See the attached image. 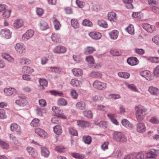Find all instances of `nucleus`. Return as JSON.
<instances>
[{
    "label": "nucleus",
    "mask_w": 159,
    "mask_h": 159,
    "mask_svg": "<svg viewBox=\"0 0 159 159\" xmlns=\"http://www.w3.org/2000/svg\"><path fill=\"white\" fill-rule=\"evenodd\" d=\"M134 153V157H135L136 159H144V155L142 152H140Z\"/></svg>",
    "instance_id": "nucleus-47"
},
{
    "label": "nucleus",
    "mask_w": 159,
    "mask_h": 159,
    "mask_svg": "<svg viewBox=\"0 0 159 159\" xmlns=\"http://www.w3.org/2000/svg\"><path fill=\"white\" fill-rule=\"evenodd\" d=\"M121 123L123 126L128 129H131L132 128L133 125L132 124L126 119L122 120Z\"/></svg>",
    "instance_id": "nucleus-23"
},
{
    "label": "nucleus",
    "mask_w": 159,
    "mask_h": 159,
    "mask_svg": "<svg viewBox=\"0 0 159 159\" xmlns=\"http://www.w3.org/2000/svg\"><path fill=\"white\" fill-rule=\"evenodd\" d=\"M148 90L152 95H157L159 94V89L153 86L149 87Z\"/></svg>",
    "instance_id": "nucleus-19"
},
{
    "label": "nucleus",
    "mask_w": 159,
    "mask_h": 159,
    "mask_svg": "<svg viewBox=\"0 0 159 159\" xmlns=\"http://www.w3.org/2000/svg\"><path fill=\"white\" fill-rule=\"evenodd\" d=\"M77 124L81 127H86L89 126V123L84 120H78L77 121Z\"/></svg>",
    "instance_id": "nucleus-30"
},
{
    "label": "nucleus",
    "mask_w": 159,
    "mask_h": 159,
    "mask_svg": "<svg viewBox=\"0 0 159 159\" xmlns=\"http://www.w3.org/2000/svg\"><path fill=\"white\" fill-rule=\"evenodd\" d=\"M24 25L23 20L20 19H18L15 20L13 23L14 27L16 29H19L21 27Z\"/></svg>",
    "instance_id": "nucleus-13"
},
{
    "label": "nucleus",
    "mask_w": 159,
    "mask_h": 159,
    "mask_svg": "<svg viewBox=\"0 0 159 159\" xmlns=\"http://www.w3.org/2000/svg\"><path fill=\"white\" fill-rule=\"evenodd\" d=\"M70 84L74 87H80L82 85V82L80 80L73 79L70 81Z\"/></svg>",
    "instance_id": "nucleus-17"
},
{
    "label": "nucleus",
    "mask_w": 159,
    "mask_h": 159,
    "mask_svg": "<svg viewBox=\"0 0 159 159\" xmlns=\"http://www.w3.org/2000/svg\"><path fill=\"white\" fill-rule=\"evenodd\" d=\"M95 50V49L92 47H87L84 49V53L87 55L91 54Z\"/></svg>",
    "instance_id": "nucleus-34"
},
{
    "label": "nucleus",
    "mask_w": 159,
    "mask_h": 159,
    "mask_svg": "<svg viewBox=\"0 0 159 159\" xmlns=\"http://www.w3.org/2000/svg\"><path fill=\"white\" fill-rule=\"evenodd\" d=\"M9 137L10 139L12 140V142L14 144L18 146L20 145V142L17 139L16 137L13 134H10L9 135Z\"/></svg>",
    "instance_id": "nucleus-37"
},
{
    "label": "nucleus",
    "mask_w": 159,
    "mask_h": 159,
    "mask_svg": "<svg viewBox=\"0 0 159 159\" xmlns=\"http://www.w3.org/2000/svg\"><path fill=\"white\" fill-rule=\"evenodd\" d=\"M118 75L120 77L125 79H128L130 76V74L127 72H119Z\"/></svg>",
    "instance_id": "nucleus-43"
},
{
    "label": "nucleus",
    "mask_w": 159,
    "mask_h": 159,
    "mask_svg": "<svg viewBox=\"0 0 159 159\" xmlns=\"http://www.w3.org/2000/svg\"><path fill=\"white\" fill-rule=\"evenodd\" d=\"M107 116L113 124L116 125H119L118 122L115 118L116 116L115 114L112 113L108 114H107Z\"/></svg>",
    "instance_id": "nucleus-22"
},
{
    "label": "nucleus",
    "mask_w": 159,
    "mask_h": 159,
    "mask_svg": "<svg viewBox=\"0 0 159 159\" xmlns=\"http://www.w3.org/2000/svg\"><path fill=\"white\" fill-rule=\"evenodd\" d=\"M110 37L112 39H116L118 35V32L116 30H113L109 33Z\"/></svg>",
    "instance_id": "nucleus-33"
},
{
    "label": "nucleus",
    "mask_w": 159,
    "mask_h": 159,
    "mask_svg": "<svg viewBox=\"0 0 159 159\" xmlns=\"http://www.w3.org/2000/svg\"><path fill=\"white\" fill-rule=\"evenodd\" d=\"M89 36L92 39H98L102 37L100 33L97 32H91L89 34Z\"/></svg>",
    "instance_id": "nucleus-20"
},
{
    "label": "nucleus",
    "mask_w": 159,
    "mask_h": 159,
    "mask_svg": "<svg viewBox=\"0 0 159 159\" xmlns=\"http://www.w3.org/2000/svg\"><path fill=\"white\" fill-rule=\"evenodd\" d=\"M86 105L84 102L83 101H80L77 102L76 105V108L80 110H83L85 109Z\"/></svg>",
    "instance_id": "nucleus-15"
},
{
    "label": "nucleus",
    "mask_w": 159,
    "mask_h": 159,
    "mask_svg": "<svg viewBox=\"0 0 159 159\" xmlns=\"http://www.w3.org/2000/svg\"><path fill=\"white\" fill-rule=\"evenodd\" d=\"M153 73L156 77H157L159 76V65L157 66L154 69Z\"/></svg>",
    "instance_id": "nucleus-63"
},
{
    "label": "nucleus",
    "mask_w": 159,
    "mask_h": 159,
    "mask_svg": "<svg viewBox=\"0 0 159 159\" xmlns=\"http://www.w3.org/2000/svg\"><path fill=\"white\" fill-rule=\"evenodd\" d=\"M152 41L157 45H159V35L153 37L152 38Z\"/></svg>",
    "instance_id": "nucleus-64"
},
{
    "label": "nucleus",
    "mask_w": 159,
    "mask_h": 159,
    "mask_svg": "<svg viewBox=\"0 0 159 159\" xmlns=\"http://www.w3.org/2000/svg\"><path fill=\"white\" fill-rule=\"evenodd\" d=\"M128 63L131 66H135L138 64L139 61L138 59L135 57H131L128 58Z\"/></svg>",
    "instance_id": "nucleus-11"
},
{
    "label": "nucleus",
    "mask_w": 159,
    "mask_h": 159,
    "mask_svg": "<svg viewBox=\"0 0 159 159\" xmlns=\"http://www.w3.org/2000/svg\"><path fill=\"white\" fill-rule=\"evenodd\" d=\"M107 84L106 83L96 80L93 84V86L96 89L99 90H104L107 87Z\"/></svg>",
    "instance_id": "nucleus-4"
},
{
    "label": "nucleus",
    "mask_w": 159,
    "mask_h": 159,
    "mask_svg": "<svg viewBox=\"0 0 159 159\" xmlns=\"http://www.w3.org/2000/svg\"><path fill=\"white\" fill-rule=\"evenodd\" d=\"M27 150L29 154L31 155L32 157H35L36 156V153L32 148L28 147L27 148Z\"/></svg>",
    "instance_id": "nucleus-49"
},
{
    "label": "nucleus",
    "mask_w": 159,
    "mask_h": 159,
    "mask_svg": "<svg viewBox=\"0 0 159 159\" xmlns=\"http://www.w3.org/2000/svg\"><path fill=\"white\" fill-rule=\"evenodd\" d=\"M11 12V10H7L4 11L2 14V17L5 18H8L10 17V13Z\"/></svg>",
    "instance_id": "nucleus-61"
},
{
    "label": "nucleus",
    "mask_w": 159,
    "mask_h": 159,
    "mask_svg": "<svg viewBox=\"0 0 159 159\" xmlns=\"http://www.w3.org/2000/svg\"><path fill=\"white\" fill-rule=\"evenodd\" d=\"M51 38L52 40L54 42L59 43L61 41V37L59 34L53 33L52 35Z\"/></svg>",
    "instance_id": "nucleus-18"
},
{
    "label": "nucleus",
    "mask_w": 159,
    "mask_h": 159,
    "mask_svg": "<svg viewBox=\"0 0 159 159\" xmlns=\"http://www.w3.org/2000/svg\"><path fill=\"white\" fill-rule=\"evenodd\" d=\"M66 51V48L64 46L59 45L56 47L53 50V52L55 53L62 54Z\"/></svg>",
    "instance_id": "nucleus-7"
},
{
    "label": "nucleus",
    "mask_w": 159,
    "mask_h": 159,
    "mask_svg": "<svg viewBox=\"0 0 159 159\" xmlns=\"http://www.w3.org/2000/svg\"><path fill=\"white\" fill-rule=\"evenodd\" d=\"M20 100H16L15 103L20 106L24 107L25 106L27 103L26 97H24L22 98L21 97H20Z\"/></svg>",
    "instance_id": "nucleus-14"
},
{
    "label": "nucleus",
    "mask_w": 159,
    "mask_h": 159,
    "mask_svg": "<svg viewBox=\"0 0 159 159\" xmlns=\"http://www.w3.org/2000/svg\"><path fill=\"white\" fill-rule=\"evenodd\" d=\"M53 24L55 30H58L60 29L61 25L57 19H55L54 20Z\"/></svg>",
    "instance_id": "nucleus-50"
},
{
    "label": "nucleus",
    "mask_w": 159,
    "mask_h": 159,
    "mask_svg": "<svg viewBox=\"0 0 159 159\" xmlns=\"http://www.w3.org/2000/svg\"><path fill=\"white\" fill-rule=\"evenodd\" d=\"M71 24L72 26L74 29H76L79 27V24L77 19H71Z\"/></svg>",
    "instance_id": "nucleus-39"
},
{
    "label": "nucleus",
    "mask_w": 159,
    "mask_h": 159,
    "mask_svg": "<svg viewBox=\"0 0 159 159\" xmlns=\"http://www.w3.org/2000/svg\"><path fill=\"white\" fill-rule=\"evenodd\" d=\"M39 27L41 30H45L49 28L48 23L45 21L41 20L40 21Z\"/></svg>",
    "instance_id": "nucleus-26"
},
{
    "label": "nucleus",
    "mask_w": 159,
    "mask_h": 159,
    "mask_svg": "<svg viewBox=\"0 0 159 159\" xmlns=\"http://www.w3.org/2000/svg\"><path fill=\"white\" fill-rule=\"evenodd\" d=\"M22 70L24 73L30 74L34 72L33 69L29 66H23L22 68Z\"/></svg>",
    "instance_id": "nucleus-36"
},
{
    "label": "nucleus",
    "mask_w": 159,
    "mask_h": 159,
    "mask_svg": "<svg viewBox=\"0 0 159 159\" xmlns=\"http://www.w3.org/2000/svg\"><path fill=\"white\" fill-rule=\"evenodd\" d=\"M149 121L150 122L153 124H158L159 123V119L156 116L152 117Z\"/></svg>",
    "instance_id": "nucleus-56"
},
{
    "label": "nucleus",
    "mask_w": 159,
    "mask_h": 159,
    "mask_svg": "<svg viewBox=\"0 0 159 159\" xmlns=\"http://www.w3.org/2000/svg\"><path fill=\"white\" fill-rule=\"evenodd\" d=\"M98 25L104 28H107L108 27V25L107 23L103 20H98L97 21Z\"/></svg>",
    "instance_id": "nucleus-38"
},
{
    "label": "nucleus",
    "mask_w": 159,
    "mask_h": 159,
    "mask_svg": "<svg viewBox=\"0 0 159 159\" xmlns=\"http://www.w3.org/2000/svg\"><path fill=\"white\" fill-rule=\"evenodd\" d=\"M103 98L101 96L97 95L91 98V101L93 102H101L103 100Z\"/></svg>",
    "instance_id": "nucleus-41"
},
{
    "label": "nucleus",
    "mask_w": 159,
    "mask_h": 159,
    "mask_svg": "<svg viewBox=\"0 0 159 159\" xmlns=\"http://www.w3.org/2000/svg\"><path fill=\"white\" fill-rule=\"evenodd\" d=\"M126 85L128 88L130 89L132 91L136 92H139L138 89L136 88V87L134 84H126Z\"/></svg>",
    "instance_id": "nucleus-52"
},
{
    "label": "nucleus",
    "mask_w": 159,
    "mask_h": 159,
    "mask_svg": "<svg viewBox=\"0 0 159 159\" xmlns=\"http://www.w3.org/2000/svg\"><path fill=\"white\" fill-rule=\"evenodd\" d=\"M2 57L10 62L12 63L15 61V59L8 54H6L4 55H3Z\"/></svg>",
    "instance_id": "nucleus-40"
},
{
    "label": "nucleus",
    "mask_w": 159,
    "mask_h": 159,
    "mask_svg": "<svg viewBox=\"0 0 159 159\" xmlns=\"http://www.w3.org/2000/svg\"><path fill=\"white\" fill-rule=\"evenodd\" d=\"M130 34H134V26L132 25H130L127 28L125 29Z\"/></svg>",
    "instance_id": "nucleus-44"
},
{
    "label": "nucleus",
    "mask_w": 159,
    "mask_h": 159,
    "mask_svg": "<svg viewBox=\"0 0 159 159\" xmlns=\"http://www.w3.org/2000/svg\"><path fill=\"white\" fill-rule=\"evenodd\" d=\"M107 106H104L102 105H98L97 107V109L99 111H106L108 109Z\"/></svg>",
    "instance_id": "nucleus-51"
},
{
    "label": "nucleus",
    "mask_w": 159,
    "mask_h": 159,
    "mask_svg": "<svg viewBox=\"0 0 159 159\" xmlns=\"http://www.w3.org/2000/svg\"><path fill=\"white\" fill-rule=\"evenodd\" d=\"M143 28L146 30L148 32L152 33L156 30L155 26L153 25L146 23L143 25Z\"/></svg>",
    "instance_id": "nucleus-10"
},
{
    "label": "nucleus",
    "mask_w": 159,
    "mask_h": 159,
    "mask_svg": "<svg viewBox=\"0 0 159 159\" xmlns=\"http://www.w3.org/2000/svg\"><path fill=\"white\" fill-rule=\"evenodd\" d=\"M72 71L74 75L76 76H81L83 74L82 70L80 69L74 68L72 70Z\"/></svg>",
    "instance_id": "nucleus-29"
},
{
    "label": "nucleus",
    "mask_w": 159,
    "mask_h": 159,
    "mask_svg": "<svg viewBox=\"0 0 159 159\" xmlns=\"http://www.w3.org/2000/svg\"><path fill=\"white\" fill-rule=\"evenodd\" d=\"M35 133L42 138H45L47 136V133L43 129L37 128L35 129Z\"/></svg>",
    "instance_id": "nucleus-8"
},
{
    "label": "nucleus",
    "mask_w": 159,
    "mask_h": 159,
    "mask_svg": "<svg viewBox=\"0 0 159 159\" xmlns=\"http://www.w3.org/2000/svg\"><path fill=\"white\" fill-rule=\"evenodd\" d=\"M39 82L40 84L39 87L40 89H44V87H46L48 85V82L45 79H40Z\"/></svg>",
    "instance_id": "nucleus-25"
},
{
    "label": "nucleus",
    "mask_w": 159,
    "mask_h": 159,
    "mask_svg": "<svg viewBox=\"0 0 159 159\" xmlns=\"http://www.w3.org/2000/svg\"><path fill=\"white\" fill-rule=\"evenodd\" d=\"M53 131L54 133L57 135H60L62 132V129L61 126L57 125L53 128Z\"/></svg>",
    "instance_id": "nucleus-31"
},
{
    "label": "nucleus",
    "mask_w": 159,
    "mask_h": 159,
    "mask_svg": "<svg viewBox=\"0 0 159 159\" xmlns=\"http://www.w3.org/2000/svg\"><path fill=\"white\" fill-rule=\"evenodd\" d=\"M0 145L2 148L6 149H9V146L8 143L1 140H0Z\"/></svg>",
    "instance_id": "nucleus-55"
},
{
    "label": "nucleus",
    "mask_w": 159,
    "mask_h": 159,
    "mask_svg": "<svg viewBox=\"0 0 159 159\" xmlns=\"http://www.w3.org/2000/svg\"><path fill=\"white\" fill-rule=\"evenodd\" d=\"M140 75L142 77L145 78L147 80H150L152 79L151 73L148 70H145L140 72Z\"/></svg>",
    "instance_id": "nucleus-12"
},
{
    "label": "nucleus",
    "mask_w": 159,
    "mask_h": 159,
    "mask_svg": "<svg viewBox=\"0 0 159 159\" xmlns=\"http://www.w3.org/2000/svg\"><path fill=\"white\" fill-rule=\"evenodd\" d=\"M146 159H156V155L152 152H148L146 154Z\"/></svg>",
    "instance_id": "nucleus-54"
},
{
    "label": "nucleus",
    "mask_w": 159,
    "mask_h": 159,
    "mask_svg": "<svg viewBox=\"0 0 159 159\" xmlns=\"http://www.w3.org/2000/svg\"><path fill=\"white\" fill-rule=\"evenodd\" d=\"M1 33L3 36L6 39L10 38L11 37V33L8 29L2 30Z\"/></svg>",
    "instance_id": "nucleus-21"
},
{
    "label": "nucleus",
    "mask_w": 159,
    "mask_h": 159,
    "mask_svg": "<svg viewBox=\"0 0 159 159\" xmlns=\"http://www.w3.org/2000/svg\"><path fill=\"white\" fill-rule=\"evenodd\" d=\"M19 63L20 65H28L31 62V61L29 59L25 57L20 58L19 59Z\"/></svg>",
    "instance_id": "nucleus-27"
},
{
    "label": "nucleus",
    "mask_w": 159,
    "mask_h": 159,
    "mask_svg": "<svg viewBox=\"0 0 159 159\" xmlns=\"http://www.w3.org/2000/svg\"><path fill=\"white\" fill-rule=\"evenodd\" d=\"M15 48L18 53L20 54H22L25 53L26 47L23 43H18L16 44Z\"/></svg>",
    "instance_id": "nucleus-3"
},
{
    "label": "nucleus",
    "mask_w": 159,
    "mask_h": 159,
    "mask_svg": "<svg viewBox=\"0 0 159 159\" xmlns=\"http://www.w3.org/2000/svg\"><path fill=\"white\" fill-rule=\"evenodd\" d=\"M82 139L84 142L88 144H90L92 142L91 137L89 136H83Z\"/></svg>",
    "instance_id": "nucleus-42"
},
{
    "label": "nucleus",
    "mask_w": 159,
    "mask_h": 159,
    "mask_svg": "<svg viewBox=\"0 0 159 159\" xmlns=\"http://www.w3.org/2000/svg\"><path fill=\"white\" fill-rule=\"evenodd\" d=\"M108 19L110 21L114 22L116 19L117 17L116 14L114 12H109L107 15Z\"/></svg>",
    "instance_id": "nucleus-24"
},
{
    "label": "nucleus",
    "mask_w": 159,
    "mask_h": 159,
    "mask_svg": "<svg viewBox=\"0 0 159 159\" xmlns=\"http://www.w3.org/2000/svg\"><path fill=\"white\" fill-rule=\"evenodd\" d=\"M71 156L74 158L79 159H83L85 157V155L83 154L75 152L72 153Z\"/></svg>",
    "instance_id": "nucleus-45"
},
{
    "label": "nucleus",
    "mask_w": 159,
    "mask_h": 159,
    "mask_svg": "<svg viewBox=\"0 0 159 159\" xmlns=\"http://www.w3.org/2000/svg\"><path fill=\"white\" fill-rule=\"evenodd\" d=\"M114 140L118 143H121L126 142L127 139L125 135L120 132L115 131L112 134Z\"/></svg>",
    "instance_id": "nucleus-2"
},
{
    "label": "nucleus",
    "mask_w": 159,
    "mask_h": 159,
    "mask_svg": "<svg viewBox=\"0 0 159 159\" xmlns=\"http://www.w3.org/2000/svg\"><path fill=\"white\" fill-rule=\"evenodd\" d=\"M4 91L5 94L7 96L11 95L12 94L16 93H17L16 90L12 88L5 89Z\"/></svg>",
    "instance_id": "nucleus-16"
},
{
    "label": "nucleus",
    "mask_w": 159,
    "mask_h": 159,
    "mask_svg": "<svg viewBox=\"0 0 159 159\" xmlns=\"http://www.w3.org/2000/svg\"><path fill=\"white\" fill-rule=\"evenodd\" d=\"M34 34V30H27L25 33L24 34L22 37L23 41H26L32 37Z\"/></svg>",
    "instance_id": "nucleus-6"
},
{
    "label": "nucleus",
    "mask_w": 159,
    "mask_h": 159,
    "mask_svg": "<svg viewBox=\"0 0 159 159\" xmlns=\"http://www.w3.org/2000/svg\"><path fill=\"white\" fill-rule=\"evenodd\" d=\"M84 115L88 118H91L93 117V114L90 110L84 111L83 112Z\"/></svg>",
    "instance_id": "nucleus-46"
},
{
    "label": "nucleus",
    "mask_w": 159,
    "mask_h": 159,
    "mask_svg": "<svg viewBox=\"0 0 159 159\" xmlns=\"http://www.w3.org/2000/svg\"><path fill=\"white\" fill-rule=\"evenodd\" d=\"M136 129L138 132L143 133L145 131L146 127L143 123L140 122L136 125Z\"/></svg>",
    "instance_id": "nucleus-9"
},
{
    "label": "nucleus",
    "mask_w": 159,
    "mask_h": 159,
    "mask_svg": "<svg viewBox=\"0 0 159 159\" xmlns=\"http://www.w3.org/2000/svg\"><path fill=\"white\" fill-rule=\"evenodd\" d=\"M86 60L90 64H94V60L93 57L91 56H88L86 58Z\"/></svg>",
    "instance_id": "nucleus-62"
},
{
    "label": "nucleus",
    "mask_w": 159,
    "mask_h": 159,
    "mask_svg": "<svg viewBox=\"0 0 159 159\" xmlns=\"http://www.w3.org/2000/svg\"><path fill=\"white\" fill-rule=\"evenodd\" d=\"M41 155L45 157H48L50 154L49 150L45 147L41 148Z\"/></svg>",
    "instance_id": "nucleus-28"
},
{
    "label": "nucleus",
    "mask_w": 159,
    "mask_h": 159,
    "mask_svg": "<svg viewBox=\"0 0 159 159\" xmlns=\"http://www.w3.org/2000/svg\"><path fill=\"white\" fill-rule=\"evenodd\" d=\"M90 75L93 77L101 78L102 74L99 72H93L90 73Z\"/></svg>",
    "instance_id": "nucleus-58"
},
{
    "label": "nucleus",
    "mask_w": 159,
    "mask_h": 159,
    "mask_svg": "<svg viewBox=\"0 0 159 159\" xmlns=\"http://www.w3.org/2000/svg\"><path fill=\"white\" fill-rule=\"evenodd\" d=\"M67 103L66 100L63 98H60L57 101L58 105L60 106H66L67 105Z\"/></svg>",
    "instance_id": "nucleus-35"
},
{
    "label": "nucleus",
    "mask_w": 159,
    "mask_h": 159,
    "mask_svg": "<svg viewBox=\"0 0 159 159\" xmlns=\"http://www.w3.org/2000/svg\"><path fill=\"white\" fill-rule=\"evenodd\" d=\"M10 129L11 131L16 133L17 134L20 135L21 133L20 126L16 123L11 124Z\"/></svg>",
    "instance_id": "nucleus-5"
},
{
    "label": "nucleus",
    "mask_w": 159,
    "mask_h": 159,
    "mask_svg": "<svg viewBox=\"0 0 159 159\" xmlns=\"http://www.w3.org/2000/svg\"><path fill=\"white\" fill-rule=\"evenodd\" d=\"M82 24L84 26L91 27L93 25L92 22L87 19H84L83 21Z\"/></svg>",
    "instance_id": "nucleus-53"
},
{
    "label": "nucleus",
    "mask_w": 159,
    "mask_h": 159,
    "mask_svg": "<svg viewBox=\"0 0 159 159\" xmlns=\"http://www.w3.org/2000/svg\"><path fill=\"white\" fill-rule=\"evenodd\" d=\"M43 109L39 107L37 108L35 110L37 115L39 116H43Z\"/></svg>",
    "instance_id": "nucleus-60"
},
{
    "label": "nucleus",
    "mask_w": 159,
    "mask_h": 159,
    "mask_svg": "<svg viewBox=\"0 0 159 159\" xmlns=\"http://www.w3.org/2000/svg\"><path fill=\"white\" fill-rule=\"evenodd\" d=\"M96 125H98L102 128H106L107 127L106 122L103 121H101L99 122H95L94 123Z\"/></svg>",
    "instance_id": "nucleus-59"
},
{
    "label": "nucleus",
    "mask_w": 159,
    "mask_h": 159,
    "mask_svg": "<svg viewBox=\"0 0 159 159\" xmlns=\"http://www.w3.org/2000/svg\"><path fill=\"white\" fill-rule=\"evenodd\" d=\"M31 126L33 127H37L39 125V120L38 119H34L30 123Z\"/></svg>",
    "instance_id": "nucleus-57"
},
{
    "label": "nucleus",
    "mask_w": 159,
    "mask_h": 159,
    "mask_svg": "<svg viewBox=\"0 0 159 159\" xmlns=\"http://www.w3.org/2000/svg\"><path fill=\"white\" fill-rule=\"evenodd\" d=\"M135 110L137 120L139 121H142L146 115L147 109L142 105H139L135 107Z\"/></svg>",
    "instance_id": "nucleus-1"
},
{
    "label": "nucleus",
    "mask_w": 159,
    "mask_h": 159,
    "mask_svg": "<svg viewBox=\"0 0 159 159\" xmlns=\"http://www.w3.org/2000/svg\"><path fill=\"white\" fill-rule=\"evenodd\" d=\"M49 92L52 95L56 96H63V95L62 92L58 91L50 90Z\"/></svg>",
    "instance_id": "nucleus-48"
},
{
    "label": "nucleus",
    "mask_w": 159,
    "mask_h": 159,
    "mask_svg": "<svg viewBox=\"0 0 159 159\" xmlns=\"http://www.w3.org/2000/svg\"><path fill=\"white\" fill-rule=\"evenodd\" d=\"M51 71L58 74H60L62 71L61 67L58 66H51L50 67Z\"/></svg>",
    "instance_id": "nucleus-32"
}]
</instances>
